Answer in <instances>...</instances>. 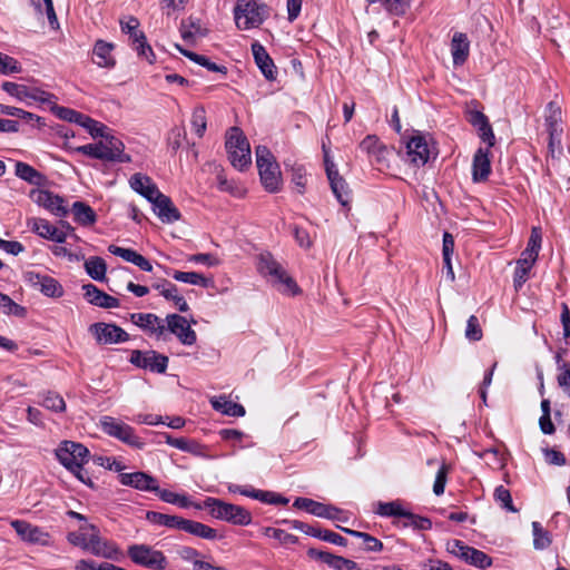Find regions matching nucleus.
Segmentation results:
<instances>
[{"label":"nucleus","instance_id":"f257e3e1","mask_svg":"<svg viewBox=\"0 0 570 570\" xmlns=\"http://www.w3.org/2000/svg\"><path fill=\"white\" fill-rule=\"evenodd\" d=\"M72 153L108 163H130L131 156L125 153V144L116 136L108 135L95 144L70 147Z\"/></svg>","mask_w":570,"mask_h":570},{"label":"nucleus","instance_id":"f03ea898","mask_svg":"<svg viewBox=\"0 0 570 570\" xmlns=\"http://www.w3.org/2000/svg\"><path fill=\"white\" fill-rule=\"evenodd\" d=\"M203 507L208 509L213 518L235 525H248L252 522L250 512L237 504L228 503L216 498H207Z\"/></svg>","mask_w":570,"mask_h":570},{"label":"nucleus","instance_id":"7ed1b4c3","mask_svg":"<svg viewBox=\"0 0 570 570\" xmlns=\"http://www.w3.org/2000/svg\"><path fill=\"white\" fill-rule=\"evenodd\" d=\"M225 147L228 159L236 169L244 170L252 164L249 142L238 127L228 129Z\"/></svg>","mask_w":570,"mask_h":570},{"label":"nucleus","instance_id":"20e7f679","mask_svg":"<svg viewBox=\"0 0 570 570\" xmlns=\"http://www.w3.org/2000/svg\"><path fill=\"white\" fill-rule=\"evenodd\" d=\"M268 16L261 0H238L234 8L235 23L240 30L259 27Z\"/></svg>","mask_w":570,"mask_h":570},{"label":"nucleus","instance_id":"39448f33","mask_svg":"<svg viewBox=\"0 0 570 570\" xmlns=\"http://www.w3.org/2000/svg\"><path fill=\"white\" fill-rule=\"evenodd\" d=\"M257 268L261 274L272 277L273 283L278 285L281 291L292 295L298 292L295 281L287 275L286 271L269 253L261 254Z\"/></svg>","mask_w":570,"mask_h":570},{"label":"nucleus","instance_id":"423d86ee","mask_svg":"<svg viewBox=\"0 0 570 570\" xmlns=\"http://www.w3.org/2000/svg\"><path fill=\"white\" fill-rule=\"evenodd\" d=\"M127 554L134 563L150 570H165L168 566L163 551L145 543L130 544Z\"/></svg>","mask_w":570,"mask_h":570},{"label":"nucleus","instance_id":"0eeeda50","mask_svg":"<svg viewBox=\"0 0 570 570\" xmlns=\"http://www.w3.org/2000/svg\"><path fill=\"white\" fill-rule=\"evenodd\" d=\"M99 426L105 434L115 438L129 446L141 449L144 445L141 439L135 433L134 428L119 419L110 415H104L99 420Z\"/></svg>","mask_w":570,"mask_h":570},{"label":"nucleus","instance_id":"6e6552de","mask_svg":"<svg viewBox=\"0 0 570 570\" xmlns=\"http://www.w3.org/2000/svg\"><path fill=\"white\" fill-rule=\"evenodd\" d=\"M446 550L463 560L464 562L474 566L479 569H488L492 566V558L481 550L466 546L460 540H451L446 543Z\"/></svg>","mask_w":570,"mask_h":570},{"label":"nucleus","instance_id":"1a4fd4ad","mask_svg":"<svg viewBox=\"0 0 570 570\" xmlns=\"http://www.w3.org/2000/svg\"><path fill=\"white\" fill-rule=\"evenodd\" d=\"M56 458L67 470H79V464L88 461L89 450L81 443L63 441L56 450Z\"/></svg>","mask_w":570,"mask_h":570},{"label":"nucleus","instance_id":"9d476101","mask_svg":"<svg viewBox=\"0 0 570 570\" xmlns=\"http://www.w3.org/2000/svg\"><path fill=\"white\" fill-rule=\"evenodd\" d=\"M121 31L127 33L131 40L134 49L139 57H144L149 63L154 62L155 53L146 41L145 33L139 30V21L135 17H128L127 20H120Z\"/></svg>","mask_w":570,"mask_h":570},{"label":"nucleus","instance_id":"9b49d317","mask_svg":"<svg viewBox=\"0 0 570 570\" xmlns=\"http://www.w3.org/2000/svg\"><path fill=\"white\" fill-rule=\"evenodd\" d=\"M85 530H90V534L88 537V552L96 557L118 560L121 551L115 542L104 539L99 534L97 527L94 524L85 525Z\"/></svg>","mask_w":570,"mask_h":570},{"label":"nucleus","instance_id":"f8f14e48","mask_svg":"<svg viewBox=\"0 0 570 570\" xmlns=\"http://www.w3.org/2000/svg\"><path fill=\"white\" fill-rule=\"evenodd\" d=\"M323 150L325 170L327 178L330 180L332 191L342 206H348L351 202L348 186L345 179L338 174L335 164L330 159L328 151L325 149L324 145Z\"/></svg>","mask_w":570,"mask_h":570},{"label":"nucleus","instance_id":"ddd939ff","mask_svg":"<svg viewBox=\"0 0 570 570\" xmlns=\"http://www.w3.org/2000/svg\"><path fill=\"white\" fill-rule=\"evenodd\" d=\"M3 91H6L11 97L16 98L19 101H39L43 104L52 102L56 98L52 94L47 91L37 89V88H28L24 85L4 81L1 85Z\"/></svg>","mask_w":570,"mask_h":570},{"label":"nucleus","instance_id":"4468645a","mask_svg":"<svg viewBox=\"0 0 570 570\" xmlns=\"http://www.w3.org/2000/svg\"><path fill=\"white\" fill-rule=\"evenodd\" d=\"M130 363L137 367L149 370L150 372L165 373L168 366V357L156 351H131Z\"/></svg>","mask_w":570,"mask_h":570},{"label":"nucleus","instance_id":"2eb2a0df","mask_svg":"<svg viewBox=\"0 0 570 570\" xmlns=\"http://www.w3.org/2000/svg\"><path fill=\"white\" fill-rule=\"evenodd\" d=\"M89 332L95 336L99 344H118L129 340V334L116 324L104 322L94 323Z\"/></svg>","mask_w":570,"mask_h":570},{"label":"nucleus","instance_id":"dca6fc26","mask_svg":"<svg viewBox=\"0 0 570 570\" xmlns=\"http://www.w3.org/2000/svg\"><path fill=\"white\" fill-rule=\"evenodd\" d=\"M30 197L37 205L43 207L57 217H66L69 214L65 199L50 190H32Z\"/></svg>","mask_w":570,"mask_h":570},{"label":"nucleus","instance_id":"f3484780","mask_svg":"<svg viewBox=\"0 0 570 570\" xmlns=\"http://www.w3.org/2000/svg\"><path fill=\"white\" fill-rule=\"evenodd\" d=\"M166 331L174 334L184 345H193L197 341V334L187 320L179 314H168L165 318Z\"/></svg>","mask_w":570,"mask_h":570},{"label":"nucleus","instance_id":"a211bd4d","mask_svg":"<svg viewBox=\"0 0 570 570\" xmlns=\"http://www.w3.org/2000/svg\"><path fill=\"white\" fill-rule=\"evenodd\" d=\"M130 321L149 336L166 341L167 337L165 322L156 314L132 313L130 315Z\"/></svg>","mask_w":570,"mask_h":570},{"label":"nucleus","instance_id":"6ab92c4d","mask_svg":"<svg viewBox=\"0 0 570 570\" xmlns=\"http://www.w3.org/2000/svg\"><path fill=\"white\" fill-rule=\"evenodd\" d=\"M358 149L367 155L371 164L380 167H386L389 163V148L380 141L375 135H367L358 145Z\"/></svg>","mask_w":570,"mask_h":570},{"label":"nucleus","instance_id":"aec40b11","mask_svg":"<svg viewBox=\"0 0 570 570\" xmlns=\"http://www.w3.org/2000/svg\"><path fill=\"white\" fill-rule=\"evenodd\" d=\"M10 524L19 538L27 543L48 546L50 542V534L38 525L24 520H12Z\"/></svg>","mask_w":570,"mask_h":570},{"label":"nucleus","instance_id":"412c9836","mask_svg":"<svg viewBox=\"0 0 570 570\" xmlns=\"http://www.w3.org/2000/svg\"><path fill=\"white\" fill-rule=\"evenodd\" d=\"M24 278L31 286L48 297H60L63 294L62 286L51 276L28 272Z\"/></svg>","mask_w":570,"mask_h":570},{"label":"nucleus","instance_id":"4be33fe9","mask_svg":"<svg viewBox=\"0 0 570 570\" xmlns=\"http://www.w3.org/2000/svg\"><path fill=\"white\" fill-rule=\"evenodd\" d=\"M406 149L407 160L416 167L425 165L430 159L431 149L426 138L422 135L411 137L406 144Z\"/></svg>","mask_w":570,"mask_h":570},{"label":"nucleus","instance_id":"5701e85b","mask_svg":"<svg viewBox=\"0 0 570 570\" xmlns=\"http://www.w3.org/2000/svg\"><path fill=\"white\" fill-rule=\"evenodd\" d=\"M154 213L165 224H171L180 219L181 215L171 199L161 191L150 202Z\"/></svg>","mask_w":570,"mask_h":570},{"label":"nucleus","instance_id":"b1692460","mask_svg":"<svg viewBox=\"0 0 570 570\" xmlns=\"http://www.w3.org/2000/svg\"><path fill=\"white\" fill-rule=\"evenodd\" d=\"M252 53L255 63L257 65L264 77L268 81H274L277 77V70L273 59L266 51L265 47L258 41H255L252 43Z\"/></svg>","mask_w":570,"mask_h":570},{"label":"nucleus","instance_id":"393cba45","mask_svg":"<svg viewBox=\"0 0 570 570\" xmlns=\"http://www.w3.org/2000/svg\"><path fill=\"white\" fill-rule=\"evenodd\" d=\"M119 481L122 485L131 487L140 491L155 492L158 490L157 480L145 472L121 473Z\"/></svg>","mask_w":570,"mask_h":570},{"label":"nucleus","instance_id":"a878e982","mask_svg":"<svg viewBox=\"0 0 570 570\" xmlns=\"http://www.w3.org/2000/svg\"><path fill=\"white\" fill-rule=\"evenodd\" d=\"M83 296L88 303L102 308H117L120 306L118 298L100 291L94 284L82 285Z\"/></svg>","mask_w":570,"mask_h":570},{"label":"nucleus","instance_id":"bb28decb","mask_svg":"<svg viewBox=\"0 0 570 570\" xmlns=\"http://www.w3.org/2000/svg\"><path fill=\"white\" fill-rule=\"evenodd\" d=\"M30 229L42 238L53 240L56 243H65L67 234L59 230L56 226L51 225L43 218H30L28 220Z\"/></svg>","mask_w":570,"mask_h":570},{"label":"nucleus","instance_id":"cd10ccee","mask_svg":"<svg viewBox=\"0 0 570 570\" xmlns=\"http://www.w3.org/2000/svg\"><path fill=\"white\" fill-rule=\"evenodd\" d=\"M129 186L134 191L146 198L149 203L160 193L153 179L141 173L134 174L129 178Z\"/></svg>","mask_w":570,"mask_h":570},{"label":"nucleus","instance_id":"c85d7f7f","mask_svg":"<svg viewBox=\"0 0 570 570\" xmlns=\"http://www.w3.org/2000/svg\"><path fill=\"white\" fill-rule=\"evenodd\" d=\"M114 43L105 40H97L92 49V61L100 68H114L116 59L112 55Z\"/></svg>","mask_w":570,"mask_h":570},{"label":"nucleus","instance_id":"c756f323","mask_svg":"<svg viewBox=\"0 0 570 570\" xmlns=\"http://www.w3.org/2000/svg\"><path fill=\"white\" fill-rule=\"evenodd\" d=\"M491 173L490 150L479 148L473 157L472 178L474 183L485 181Z\"/></svg>","mask_w":570,"mask_h":570},{"label":"nucleus","instance_id":"7c9ffc66","mask_svg":"<svg viewBox=\"0 0 570 570\" xmlns=\"http://www.w3.org/2000/svg\"><path fill=\"white\" fill-rule=\"evenodd\" d=\"M470 53V41L463 32H455L451 40V55L454 66H462Z\"/></svg>","mask_w":570,"mask_h":570},{"label":"nucleus","instance_id":"2f4dec72","mask_svg":"<svg viewBox=\"0 0 570 570\" xmlns=\"http://www.w3.org/2000/svg\"><path fill=\"white\" fill-rule=\"evenodd\" d=\"M544 126L548 135L563 134L562 110L554 101L544 109Z\"/></svg>","mask_w":570,"mask_h":570},{"label":"nucleus","instance_id":"473e14b6","mask_svg":"<svg viewBox=\"0 0 570 570\" xmlns=\"http://www.w3.org/2000/svg\"><path fill=\"white\" fill-rule=\"evenodd\" d=\"M261 181L266 190L275 193L281 186V171L278 164H272V166L263 167L258 169Z\"/></svg>","mask_w":570,"mask_h":570},{"label":"nucleus","instance_id":"72a5a7b5","mask_svg":"<svg viewBox=\"0 0 570 570\" xmlns=\"http://www.w3.org/2000/svg\"><path fill=\"white\" fill-rule=\"evenodd\" d=\"M210 403L214 410L220 412L222 414L235 417L245 415V407L242 404L230 401L226 396L222 395L215 397L210 401Z\"/></svg>","mask_w":570,"mask_h":570},{"label":"nucleus","instance_id":"f704fd0d","mask_svg":"<svg viewBox=\"0 0 570 570\" xmlns=\"http://www.w3.org/2000/svg\"><path fill=\"white\" fill-rule=\"evenodd\" d=\"M73 219L81 226L94 225L97 220L95 210L83 202H75L71 207Z\"/></svg>","mask_w":570,"mask_h":570},{"label":"nucleus","instance_id":"c9c22d12","mask_svg":"<svg viewBox=\"0 0 570 570\" xmlns=\"http://www.w3.org/2000/svg\"><path fill=\"white\" fill-rule=\"evenodd\" d=\"M181 530L206 540H215L218 537L217 531L209 525L188 519L184 520Z\"/></svg>","mask_w":570,"mask_h":570},{"label":"nucleus","instance_id":"e433bc0d","mask_svg":"<svg viewBox=\"0 0 570 570\" xmlns=\"http://www.w3.org/2000/svg\"><path fill=\"white\" fill-rule=\"evenodd\" d=\"M156 494L161 501L176 504L179 508L188 509L190 507H195L196 509H202V505L194 504L187 494L176 493L169 490L160 489L159 487L156 491Z\"/></svg>","mask_w":570,"mask_h":570},{"label":"nucleus","instance_id":"4c0bfd02","mask_svg":"<svg viewBox=\"0 0 570 570\" xmlns=\"http://www.w3.org/2000/svg\"><path fill=\"white\" fill-rule=\"evenodd\" d=\"M146 519L153 524L179 530H181L183 522L185 520L184 518L178 515H169L156 511H148L146 514Z\"/></svg>","mask_w":570,"mask_h":570},{"label":"nucleus","instance_id":"58836bf2","mask_svg":"<svg viewBox=\"0 0 570 570\" xmlns=\"http://www.w3.org/2000/svg\"><path fill=\"white\" fill-rule=\"evenodd\" d=\"M171 276L177 282H181V283H186V284H191V285H197V286H200V287H204V288H208V287L213 286V279L212 278L206 277L203 274L197 273V272L175 271L171 274Z\"/></svg>","mask_w":570,"mask_h":570},{"label":"nucleus","instance_id":"ea45409f","mask_svg":"<svg viewBox=\"0 0 570 570\" xmlns=\"http://www.w3.org/2000/svg\"><path fill=\"white\" fill-rule=\"evenodd\" d=\"M86 273L95 281L102 282L106 279L107 265L99 256H90L85 262Z\"/></svg>","mask_w":570,"mask_h":570},{"label":"nucleus","instance_id":"a19ab883","mask_svg":"<svg viewBox=\"0 0 570 570\" xmlns=\"http://www.w3.org/2000/svg\"><path fill=\"white\" fill-rule=\"evenodd\" d=\"M307 554L309 558L318 560L334 570H342L344 557L335 556L327 551H321L314 548L308 549Z\"/></svg>","mask_w":570,"mask_h":570},{"label":"nucleus","instance_id":"79ce46f5","mask_svg":"<svg viewBox=\"0 0 570 570\" xmlns=\"http://www.w3.org/2000/svg\"><path fill=\"white\" fill-rule=\"evenodd\" d=\"M14 173L20 179H22L29 184H32V185H40L41 180L43 178V176L38 170H36L32 166H30L26 163H22V161L16 163Z\"/></svg>","mask_w":570,"mask_h":570},{"label":"nucleus","instance_id":"37998d69","mask_svg":"<svg viewBox=\"0 0 570 570\" xmlns=\"http://www.w3.org/2000/svg\"><path fill=\"white\" fill-rule=\"evenodd\" d=\"M342 531L346 532L350 535H353L355 538H360L364 542V550L368 552H379L383 549V543L376 539L375 537H372L371 534L366 532H361L347 528H341Z\"/></svg>","mask_w":570,"mask_h":570},{"label":"nucleus","instance_id":"c03bdc74","mask_svg":"<svg viewBox=\"0 0 570 570\" xmlns=\"http://www.w3.org/2000/svg\"><path fill=\"white\" fill-rule=\"evenodd\" d=\"M381 517L405 518L407 510L403 508L400 501L379 502L375 511Z\"/></svg>","mask_w":570,"mask_h":570},{"label":"nucleus","instance_id":"a18cd8bd","mask_svg":"<svg viewBox=\"0 0 570 570\" xmlns=\"http://www.w3.org/2000/svg\"><path fill=\"white\" fill-rule=\"evenodd\" d=\"M40 404L55 413H63L66 411V402L57 392L48 391L45 393Z\"/></svg>","mask_w":570,"mask_h":570},{"label":"nucleus","instance_id":"49530a36","mask_svg":"<svg viewBox=\"0 0 570 570\" xmlns=\"http://www.w3.org/2000/svg\"><path fill=\"white\" fill-rule=\"evenodd\" d=\"M293 505L297 509H304L306 510L308 513L315 515V517H318V518H322L323 515H328L326 512H325V507L326 504L324 503H321V502H317V501H314L312 499H307V498H297Z\"/></svg>","mask_w":570,"mask_h":570},{"label":"nucleus","instance_id":"de8ad7c7","mask_svg":"<svg viewBox=\"0 0 570 570\" xmlns=\"http://www.w3.org/2000/svg\"><path fill=\"white\" fill-rule=\"evenodd\" d=\"M177 48L185 57L189 58L190 60L198 63L199 66L207 68L209 71L226 73V67L218 66L215 62H212L207 57L185 50L179 46H177Z\"/></svg>","mask_w":570,"mask_h":570},{"label":"nucleus","instance_id":"09e8293b","mask_svg":"<svg viewBox=\"0 0 570 570\" xmlns=\"http://www.w3.org/2000/svg\"><path fill=\"white\" fill-rule=\"evenodd\" d=\"M252 494V499L258 500L266 504H274V505H286L289 500L276 492L273 491H265V490H257L255 489L254 493Z\"/></svg>","mask_w":570,"mask_h":570},{"label":"nucleus","instance_id":"8fccbe9b","mask_svg":"<svg viewBox=\"0 0 570 570\" xmlns=\"http://www.w3.org/2000/svg\"><path fill=\"white\" fill-rule=\"evenodd\" d=\"M190 125L194 132L202 138L207 128L206 110L203 106L194 108Z\"/></svg>","mask_w":570,"mask_h":570},{"label":"nucleus","instance_id":"3c124183","mask_svg":"<svg viewBox=\"0 0 570 570\" xmlns=\"http://www.w3.org/2000/svg\"><path fill=\"white\" fill-rule=\"evenodd\" d=\"M0 311L6 315H13L18 317L26 316V308L13 302L7 294L0 292Z\"/></svg>","mask_w":570,"mask_h":570},{"label":"nucleus","instance_id":"603ef678","mask_svg":"<svg viewBox=\"0 0 570 570\" xmlns=\"http://www.w3.org/2000/svg\"><path fill=\"white\" fill-rule=\"evenodd\" d=\"M533 532V547L537 550H543L551 544V538L547 530H544L540 522H532Z\"/></svg>","mask_w":570,"mask_h":570},{"label":"nucleus","instance_id":"864d4df0","mask_svg":"<svg viewBox=\"0 0 570 570\" xmlns=\"http://www.w3.org/2000/svg\"><path fill=\"white\" fill-rule=\"evenodd\" d=\"M263 533L266 537L277 540L283 546L296 544L298 541L297 537H295L291 533H287L286 531H284L282 529H277V528H272V527L264 528Z\"/></svg>","mask_w":570,"mask_h":570},{"label":"nucleus","instance_id":"5fc2aeb1","mask_svg":"<svg viewBox=\"0 0 570 570\" xmlns=\"http://www.w3.org/2000/svg\"><path fill=\"white\" fill-rule=\"evenodd\" d=\"M81 127L86 128L92 138H102L111 135V130L107 126L89 116H87Z\"/></svg>","mask_w":570,"mask_h":570},{"label":"nucleus","instance_id":"6e6d98bb","mask_svg":"<svg viewBox=\"0 0 570 570\" xmlns=\"http://www.w3.org/2000/svg\"><path fill=\"white\" fill-rule=\"evenodd\" d=\"M404 519H406V521L403 523V527H412L413 529L422 531L432 528V521L429 518L414 514L409 510Z\"/></svg>","mask_w":570,"mask_h":570},{"label":"nucleus","instance_id":"4d7b16f0","mask_svg":"<svg viewBox=\"0 0 570 570\" xmlns=\"http://www.w3.org/2000/svg\"><path fill=\"white\" fill-rule=\"evenodd\" d=\"M55 112L60 119L78 124L79 126H82V122L87 118V115L67 107H56Z\"/></svg>","mask_w":570,"mask_h":570},{"label":"nucleus","instance_id":"13d9d810","mask_svg":"<svg viewBox=\"0 0 570 570\" xmlns=\"http://www.w3.org/2000/svg\"><path fill=\"white\" fill-rule=\"evenodd\" d=\"M21 71L22 67L14 58L0 52V75L8 76Z\"/></svg>","mask_w":570,"mask_h":570},{"label":"nucleus","instance_id":"bf43d9fd","mask_svg":"<svg viewBox=\"0 0 570 570\" xmlns=\"http://www.w3.org/2000/svg\"><path fill=\"white\" fill-rule=\"evenodd\" d=\"M383 7L393 16H404L411 7V0H383Z\"/></svg>","mask_w":570,"mask_h":570},{"label":"nucleus","instance_id":"052dcab7","mask_svg":"<svg viewBox=\"0 0 570 570\" xmlns=\"http://www.w3.org/2000/svg\"><path fill=\"white\" fill-rule=\"evenodd\" d=\"M449 471L450 466L445 463H442L441 466L439 468L433 484V492L435 495H442L444 493Z\"/></svg>","mask_w":570,"mask_h":570},{"label":"nucleus","instance_id":"680f3d73","mask_svg":"<svg viewBox=\"0 0 570 570\" xmlns=\"http://www.w3.org/2000/svg\"><path fill=\"white\" fill-rule=\"evenodd\" d=\"M483 336L482 328L475 315H471L466 322L465 337L469 341H480Z\"/></svg>","mask_w":570,"mask_h":570},{"label":"nucleus","instance_id":"e2e57ef3","mask_svg":"<svg viewBox=\"0 0 570 570\" xmlns=\"http://www.w3.org/2000/svg\"><path fill=\"white\" fill-rule=\"evenodd\" d=\"M255 153L256 165L258 169H263V167L266 166H272V164H277L275 157L266 146H257Z\"/></svg>","mask_w":570,"mask_h":570},{"label":"nucleus","instance_id":"0e129e2a","mask_svg":"<svg viewBox=\"0 0 570 570\" xmlns=\"http://www.w3.org/2000/svg\"><path fill=\"white\" fill-rule=\"evenodd\" d=\"M494 498L505 510L511 512L517 511V509L513 507L510 491L503 485L495 488Z\"/></svg>","mask_w":570,"mask_h":570},{"label":"nucleus","instance_id":"69168bd1","mask_svg":"<svg viewBox=\"0 0 570 570\" xmlns=\"http://www.w3.org/2000/svg\"><path fill=\"white\" fill-rule=\"evenodd\" d=\"M75 569L76 570H118V566H115L109 562H102V563L97 564L92 560L81 559L76 563Z\"/></svg>","mask_w":570,"mask_h":570},{"label":"nucleus","instance_id":"338daca9","mask_svg":"<svg viewBox=\"0 0 570 570\" xmlns=\"http://www.w3.org/2000/svg\"><path fill=\"white\" fill-rule=\"evenodd\" d=\"M89 534H90V530H85V527H81L80 531L71 532L68 534V541L71 544H73L76 547H80L81 549L87 551Z\"/></svg>","mask_w":570,"mask_h":570},{"label":"nucleus","instance_id":"774afa93","mask_svg":"<svg viewBox=\"0 0 570 570\" xmlns=\"http://www.w3.org/2000/svg\"><path fill=\"white\" fill-rule=\"evenodd\" d=\"M562 135L563 134L549 135L548 154L552 159L559 158L562 154Z\"/></svg>","mask_w":570,"mask_h":570}]
</instances>
